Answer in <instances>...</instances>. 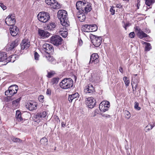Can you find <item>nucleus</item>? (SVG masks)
I'll return each mask as SVG.
<instances>
[{
  "label": "nucleus",
  "mask_w": 155,
  "mask_h": 155,
  "mask_svg": "<svg viewBox=\"0 0 155 155\" xmlns=\"http://www.w3.org/2000/svg\"><path fill=\"white\" fill-rule=\"evenodd\" d=\"M140 1L139 0H137V9H139V7L140 5Z\"/></svg>",
  "instance_id": "51"
},
{
  "label": "nucleus",
  "mask_w": 155,
  "mask_h": 155,
  "mask_svg": "<svg viewBox=\"0 0 155 155\" xmlns=\"http://www.w3.org/2000/svg\"><path fill=\"white\" fill-rule=\"evenodd\" d=\"M5 22L8 26H13L15 23V18L14 14L9 15L5 18Z\"/></svg>",
  "instance_id": "7"
},
{
  "label": "nucleus",
  "mask_w": 155,
  "mask_h": 155,
  "mask_svg": "<svg viewBox=\"0 0 155 155\" xmlns=\"http://www.w3.org/2000/svg\"><path fill=\"white\" fill-rule=\"evenodd\" d=\"M110 12H111L112 15H114L115 14V10H114L112 8H111L110 9Z\"/></svg>",
  "instance_id": "47"
},
{
  "label": "nucleus",
  "mask_w": 155,
  "mask_h": 155,
  "mask_svg": "<svg viewBox=\"0 0 155 155\" xmlns=\"http://www.w3.org/2000/svg\"><path fill=\"white\" fill-rule=\"evenodd\" d=\"M58 17L61 24L64 26L69 25L67 17V12L65 10H60L58 12Z\"/></svg>",
  "instance_id": "2"
},
{
  "label": "nucleus",
  "mask_w": 155,
  "mask_h": 155,
  "mask_svg": "<svg viewBox=\"0 0 155 155\" xmlns=\"http://www.w3.org/2000/svg\"><path fill=\"white\" fill-rule=\"evenodd\" d=\"M47 114L46 111H44L42 112H40L37 113L35 115V117L36 119L42 118L45 117Z\"/></svg>",
  "instance_id": "21"
},
{
  "label": "nucleus",
  "mask_w": 155,
  "mask_h": 155,
  "mask_svg": "<svg viewBox=\"0 0 155 155\" xmlns=\"http://www.w3.org/2000/svg\"><path fill=\"white\" fill-rule=\"evenodd\" d=\"M92 39L91 41L93 45L96 47L99 46L101 44L102 38L101 37H97L94 35H92L91 37Z\"/></svg>",
  "instance_id": "8"
},
{
  "label": "nucleus",
  "mask_w": 155,
  "mask_h": 155,
  "mask_svg": "<svg viewBox=\"0 0 155 155\" xmlns=\"http://www.w3.org/2000/svg\"><path fill=\"white\" fill-rule=\"evenodd\" d=\"M155 126V123L153 124V125L152 124H149L146 127V129L147 130L146 132H147V131H148L149 130L152 129Z\"/></svg>",
  "instance_id": "29"
},
{
  "label": "nucleus",
  "mask_w": 155,
  "mask_h": 155,
  "mask_svg": "<svg viewBox=\"0 0 155 155\" xmlns=\"http://www.w3.org/2000/svg\"><path fill=\"white\" fill-rule=\"evenodd\" d=\"M46 94L47 95H49V96L50 95H51V90L49 88L48 89H47V91L46 92Z\"/></svg>",
  "instance_id": "46"
},
{
  "label": "nucleus",
  "mask_w": 155,
  "mask_h": 155,
  "mask_svg": "<svg viewBox=\"0 0 155 155\" xmlns=\"http://www.w3.org/2000/svg\"><path fill=\"white\" fill-rule=\"evenodd\" d=\"M60 34L64 38H65L67 35L68 32L66 31H59Z\"/></svg>",
  "instance_id": "35"
},
{
  "label": "nucleus",
  "mask_w": 155,
  "mask_h": 155,
  "mask_svg": "<svg viewBox=\"0 0 155 155\" xmlns=\"http://www.w3.org/2000/svg\"><path fill=\"white\" fill-rule=\"evenodd\" d=\"M79 94L78 93H75L71 95H69L68 96V100L69 102L71 103L72 102L73 100L76 98L79 97Z\"/></svg>",
  "instance_id": "20"
},
{
  "label": "nucleus",
  "mask_w": 155,
  "mask_h": 155,
  "mask_svg": "<svg viewBox=\"0 0 155 155\" xmlns=\"http://www.w3.org/2000/svg\"><path fill=\"white\" fill-rule=\"evenodd\" d=\"M18 40H16L12 41L10 45H8L7 47V51H8L10 50L13 51L14 49L18 45Z\"/></svg>",
  "instance_id": "15"
},
{
  "label": "nucleus",
  "mask_w": 155,
  "mask_h": 155,
  "mask_svg": "<svg viewBox=\"0 0 155 155\" xmlns=\"http://www.w3.org/2000/svg\"><path fill=\"white\" fill-rule=\"evenodd\" d=\"M89 28L90 32L96 31L97 29V26L95 24L89 25Z\"/></svg>",
  "instance_id": "24"
},
{
  "label": "nucleus",
  "mask_w": 155,
  "mask_h": 155,
  "mask_svg": "<svg viewBox=\"0 0 155 155\" xmlns=\"http://www.w3.org/2000/svg\"><path fill=\"white\" fill-rule=\"evenodd\" d=\"M134 108L138 110L140 109V107H139V103L137 102H135L134 103Z\"/></svg>",
  "instance_id": "41"
},
{
  "label": "nucleus",
  "mask_w": 155,
  "mask_h": 155,
  "mask_svg": "<svg viewBox=\"0 0 155 155\" xmlns=\"http://www.w3.org/2000/svg\"><path fill=\"white\" fill-rule=\"evenodd\" d=\"M117 8H120V7H121V6H120V5H119V4H118L117 5Z\"/></svg>",
  "instance_id": "56"
},
{
  "label": "nucleus",
  "mask_w": 155,
  "mask_h": 155,
  "mask_svg": "<svg viewBox=\"0 0 155 155\" xmlns=\"http://www.w3.org/2000/svg\"><path fill=\"white\" fill-rule=\"evenodd\" d=\"M119 71L122 73H123V70L122 67H120L119 69Z\"/></svg>",
  "instance_id": "52"
},
{
  "label": "nucleus",
  "mask_w": 155,
  "mask_h": 155,
  "mask_svg": "<svg viewBox=\"0 0 155 155\" xmlns=\"http://www.w3.org/2000/svg\"><path fill=\"white\" fill-rule=\"evenodd\" d=\"M131 116V115L130 113L127 111H126L125 112V117L127 119H129Z\"/></svg>",
  "instance_id": "37"
},
{
  "label": "nucleus",
  "mask_w": 155,
  "mask_h": 155,
  "mask_svg": "<svg viewBox=\"0 0 155 155\" xmlns=\"http://www.w3.org/2000/svg\"><path fill=\"white\" fill-rule=\"evenodd\" d=\"M7 56L5 52H0V61H3L7 59Z\"/></svg>",
  "instance_id": "22"
},
{
  "label": "nucleus",
  "mask_w": 155,
  "mask_h": 155,
  "mask_svg": "<svg viewBox=\"0 0 155 155\" xmlns=\"http://www.w3.org/2000/svg\"><path fill=\"white\" fill-rule=\"evenodd\" d=\"M62 42V38L59 35L52 36L50 38L51 43L56 46L61 45Z\"/></svg>",
  "instance_id": "5"
},
{
  "label": "nucleus",
  "mask_w": 155,
  "mask_h": 155,
  "mask_svg": "<svg viewBox=\"0 0 155 155\" xmlns=\"http://www.w3.org/2000/svg\"><path fill=\"white\" fill-rule=\"evenodd\" d=\"M134 75L135 76H137V74H134Z\"/></svg>",
  "instance_id": "59"
},
{
  "label": "nucleus",
  "mask_w": 155,
  "mask_h": 155,
  "mask_svg": "<svg viewBox=\"0 0 155 155\" xmlns=\"http://www.w3.org/2000/svg\"><path fill=\"white\" fill-rule=\"evenodd\" d=\"M78 17L80 21L81 22L83 21L85 19L86 17L84 13H78Z\"/></svg>",
  "instance_id": "23"
},
{
  "label": "nucleus",
  "mask_w": 155,
  "mask_h": 155,
  "mask_svg": "<svg viewBox=\"0 0 155 155\" xmlns=\"http://www.w3.org/2000/svg\"><path fill=\"white\" fill-rule=\"evenodd\" d=\"M16 116L18 121H21L22 120V118L21 117V112L18 111L17 110L16 113Z\"/></svg>",
  "instance_id": "26"
},
{
  "label": "nucleus",
  "mask_w": 155,
  "mask_h": 155,
  "mask_svg": "<svg viewBox=\"0 0 155 155\" xmlns=\"http://www.w3.org/2000/svg\"><path fill=\"white\" fill-rule=\"evenodd\" d=\"M110 103L108 101H102L100 104L99 108L101 112H105L108 110L110 107Z\"/></svg>",
  "instance_id": "9"
},
{
  "label": "nucleus",
  "mask_w": 155,
  "mask_h": 155,
  "mask_svg": "<svg viewBox=\"0 0 155 155\" xmlns=\"http://www.w3.org/2000/svg\"><path fill=\"white\" fill-rule=\"evenodd\" d=\"M0 6L3 10H5L7 8L6 6L3 3L0 2Z\"/></svg>",
  "instance_id": "44"
},
{
  "label": "nucleus",
  "mask_w": 155,
  "mask_h": 155,
  "mask_svg": "<svg viewBox=\"0 0 155 155\" xmlns=\"http://www.w3.org/2000/svg\"><path fill=\"white\" fill-rule=\"evenodd\" d=\"M110 116L109 115H107V116H106V117H110Z\"/></svg>",
  "instance_id": "58"
},
{
  "label": "nucleus",
  "mask_w": 155,
  "mask_h": 155,
  "mask_svg": "<svg viewBox=\"0 0 155 155\" xmlns=\"http://www.w3.org/2000/svg\"><path fill=\"white\" fill-rule=\"evenodd\" d=\"M55 74V72L54 71L48 72V74L47 75V77L48 78H51Z\"/></svg>",
  "instance_id": "38"
},
{
  "label": "nucleus",
  "mask_w": 155,
  "mask_h": 155,
  "mask_svg": "<svg viewBox=\"0 0 155 155\" xmlns=\"http://www.w3.org/2000/svg\"><path fill=\"white\" fill-rule=\"evenodd\" d=\"M77 9L79 10V13L87 14L91 10V6L88 2L78 1L76 3Z\"/></svg>",
  "instance_id": "1"
},
{
  "label": "nucleus",
  "mask_w": 155,
  "mask_h": 155,
  "mask_svg": "<svg viewBox=\"0 0 155 155\" xmlns=\"http://www.w3.org/2000/svg\"><path fill=\"white\" fill-rule=\"evenodd\" d=\"M73 84V81L71 78H64L60 83V87L64 89H67L72 87Z\"/></svg>",
  "instance_id": "3"
},
{
  "label": "nucleus",
  "mask_w": 155,
  "mask_h": 155,
  "mask_svg": "<svg viewBox=\"0 0 155 155\" xmlns=\"http://www.w3.org/2000/svg\"><path fill=\"white\" fill-rule=\"evenodd\" d=\"M38 34L40 38H45L48 37L50 35V34L48 32L43 30L39 29L38 30Z\"/></svg>",
  "instance_id": "14"
},
{
  "label": "nucleus",
  "mask_w": 155,
  "mask_h": 155,
  "mask_svg": "<svg viewBox=\"0 0 155 155\" xmlns=\"http://www.w3.org/2000/svg\"><path fill=\"white\" fill-rule=\"evenodd\" d=\"M56 1V0H54V2H52V3H51V4L50 5V6L51 7V6H52V5H53V4H54V3Z\"/></svg>",
  "instance_id": "54"
},
{
  "label": "nucleus",
  "mask_w": 155,
  "mask_h": 155,
  "mask_svg": "<svg viewBox=\"0 0 155 155\" xmlns=\"http://www.w3.org/2000/svg\"><path fill=\"white\" fill-rule=\"evenodd\" d=\"M21 98H20L17 99H16L15 100L17 102H18V103L21 100Z\"/></svg>",
  "instance_id": "53"
},
{
  "label": "nucleus",
  "mask_w": 155,
  "mask_h": 155,
  "mask_svg": "<svg viewBox=\"0 0 155 155\" xmlns=\"http://www.w3.org/2000/svg\"><path fill=\"white\" fill-rule=\"evenodd\" d=\"M123 80L124 82L125 85L127 87L129 85L130 83V81L128 79V78L126 77H124L123 78Z\"/></svg>",
  "instance_id": "32"
},
{
  "label": "nucleus",
  "mask_w": 155,
  "mask_h": 155,
  "mask_svg": "<svg viewBox=\"0 0 155 155\" xmlns=\"http://www.w3.org/2000/svg\"><path fill=\"white\" fill-rule=\"evenodd\" d=\"M13 142H21V140L19 138L17 137H13L12 139Z\"/></svg>",
  "instance_id": "39"
},
{
  "label": "nucleus",
  "mask_w": 155,
  "mask_h": 155,
  "mask_svg": "<svg viewBox=\"0 0 155 155\" xmlns=\"http://www.w3.org/2000/svg\"><path fill=\"white\" fill-rule=\"evenodd\" d=\"M135 31L137 33L138 36L140 39L147 37L148 36L147 34L144 33L137 26L135 28Z\"/></svg>",
  "instance_id": "12"
},
{
  "label": "nucleus",
  "mask_w": 155,
  "mask_h": 155,
  "mask_svg": "<svg viewBox=\"0 0 155 155\" xmlns=\"http://www.w3.org/2000/svg\"><path fill=\"white\" fill-rule=\"evenodd\" d=\"M20 45L21 49H27L30 47V43L27 39H25L22 41Z\"/></svg>",
  "instance_id": "16"
},
{
  "label": "nucleus",
  "mask_w": 155,
  "mask_h": 155,
  "mask_svg": "<svg viewBox=\"0 0 155 155\" xmlns=\"http://www.w3.org/2000/svg\"><path fill=\"white\" fill-rule=\"evenodd\" d=\"M38 20L41 22L46 23L50 18V16L48 13L45 12H39L37 15Z\"/></svg>",
  "instance_id": "4"
},
{
  "label": "nucleus",
  "mask_w": 155,
  "mask_h": 155,
  "mask_svg": "<svg viewBox=\"0 0 155 155\" xmlns=\"http://www.w3.org/2000/svg\"><path fill=\"white\" fill-rule=\"evenodd\" d=\"M99 56L97 54L94 53L91 56L90 63L94 62V64H97L99 63Z\"/></svg>",
  "instance_id": "13"
},
{
  "label": "nucleus",
  "mask_w": 155,
  "mask_h": 155,
  "mask_svg": "<svg viewBox=\"0 0 155 155\" xmlns=\"http://www.w3.org/2000/svg\"><path fill=\"white\" fill-rule=\"evenodd\" d=\"M82 30L84 32H90V29L89 28V25H85L84 26H83L82 27Z\"/></svg>",
  "instance_id": "27"
},
{
  "label": "nucleus",
  "mask_w": 155,
  "mask_h": 155,
  "mask_svg": "<svg viewBox=\"0 0 155 155\" xmlns=\"http://www.w3.org/2000/svg\"><path fill=\"white\" fill-rule=\"evenodd\" d=\"M155 2V0H146L145 4L148 6H150Z\"/></svg>",
  "instance_id": "30"
},
{
  "label": "nucleus",
  "mask_w": 155,
  "mask_h": 155,
  "mask_svg": "<svg viewBox=\"0 0 155 155\" xmlns=\"http://www.w3.org/2000/svg\"><path fill=\"white\" fill-rule=\"evenodd\" d=\"M138 82L137 81H134L133 78H132V80L131 84L133 88V86L134 85L135 86V88H136V87H137Z\"/></svg>",
  "instance_id": "40"
},
{
  "label": "nucleus",
  "mask_w": 155,
  "mask_h": 155,
  "mask_svg": "<svg viewBox=\"0 0 155 155\" xmlns=\"http://www.w3.org/2000/svg\"><path fill=\"white\" fill-rule=\"evenodd\" d=\"M39 55L38 54L37 52L35 53V58L36 60H38Z\"/></svg>",
  "instance_id": "43"
},
{
  "label": "nucleus",
  "mask_w": 155,
  "mask_h": 155,
  "mask_svg": "<svg viewBox=\"0 0 155 155\" xmlns=\"http://www.w3.org/2000/svg\"><path fill=\"white\" fill-rule=\"evenodd\" d=\"M84 91L86 93H92L94 92L95 90L92 85L89 84L87 86L85 87Z\"/></svg>",
  "instance_id": "18"
},
{
  "label": "nucleus",
  "mask_w": 155,
  "mask_h": 155,
  "mask_svg": "<svg viewBox=\"0 0 155 155\" xmlns=\"http://www.w3.org/2000/svg\"><path fill=\"white\" fill-rule=\"evenodd\" d=\"M96 101L92 97H89L87 98L86 104L90 108H92L95 106Z\"/></svg>",
  "instance_id": "10"
},
{
  "label": "nucleus",
  "mask_w": 155,
  "mask_h": 155,
  "mask_svg": "<svg viewBox=\"0 0 155 155\" xmlns=\"http://www.w3.org/2000/svg\"><path fill=\"white\" fill-rule=\"evenodd\" d=\"M81 40V41H82V40Z\"/></svg>",
  "instance_id": "61"
},
{
  "label": "nucleus",
  "mask_w": 155,
  "mask_h": 155,
  "mask_svg": "<svg viewBox=\"0 0 155 155\" xmlns=\"http://www.w3.org/2000/svg\"><path fill=\"white\" fill-rule=\"evenodd\" d=\"M42 47L44 51L48 54L53 51V48L51 45L46 43L43 45Z\"/></svg>",
  "instance_id": "11"
},
{
  "label": "nucleus",
  "mask_w": 155,
  "mask_h": 155,
  "mask_svg": "<svg viewBox=\"0 0 155 155\" xmlns=\"http://www.w3.org/2000/svg\"><path fill=\"white\" fill-rule=\"evenodd\" d=\"M129 37L131 38H133L135 36V34L134 32L130 33L129 34Z\"/></svg>",
  "instance_id": "45"
},
{
  "label": "nucleus",
  "mask_w": 155,
  "mask_h": 155,
  "mask_svg": "<svg viewBox=\"0 0 155 155\" xmlns=\"http://www.w3.org/2000/svg\"><path fill=\"white\" fill-rule=\"evenodd\" d=\"M54 0H45V2L46 4L48 5H50L52 3V2H54Z\"/></svg>",
  "instance_id": "42"
},
{
  "label": "nucleus",
  "mask_w": 155,
  "mask_h": 155,
  "mask_svg": "<svg viewBox=\"0 0 155 155\" xmlns=\"http://www.w3.org/2000/svg\"><path fill=\"white\" fill-rule=\"evenodd\" d=\"M56 26V25L54 23L51 22L48 25V28L49 30H53V29Z\"/></svg>",
  "instance_id": "25"
},
{
  "label": "nucleus",
  "mask_w": 155,
  "mask_h": 155,
  "mask_svg": "<svg viewBox=\"0 0 155 155\" xmlns=\"http://www.w3.org/2000/svg\"><path fill=\"white\" fill-rule=\"evenodd\" d=\"M51 8L54 9H59L60 8V6L59 4L58 3V2L56 1L52 6H51Z\"/></svg>",
  "instance_id": "31"
},
{
  "label": "nucleus",
  "mask_w": 155,
  "mask_h": 155,
  "mask_svg": "<svg viewBox=\"0 0 155 155\" xmlns=\"http://www.w3.org/2000/svg\"><path fill=\"white\" fill-rule=\"evenodd\" d=\"M13 100L11 96H9V97H8L7 98V100L6 101L7 102H8L10 101H12Z\"/></svg>",
  "instance_id": "49"
},
{
  "label": "nucleus",
  "mask_w": 155,
  "mask_h": 155,
  "mask_svg": "<svg viewBox=\"0 0 155 155\" xmlns=\"http://www.w3.org/2000/svg\"><path fill=\"white\" fill-rule=\"evenodd\" d=\"M44 99V96L43 95H41L39 96L38 99L40 101H42Z\"/></svg>",
  "instance_id": "48"
},
{
  "label": "nucleus",
  "mask_w": 155,
  "mask_h": 155,
  "mask_svg": "<svg viewBox=\"0 0 155 155\" xmlns=\"http://www.w3.org/2000/svg\"><path fill=\"white\" fill-rule=\"evenodd\" d=\"M65 125V124H64V122H62L61 123V126L62 127H64Z\"/></svg>",
  "instance_id": "55"
},
{
  "label": "nucleus",
  "mask_w": 155,
  "mask_h": 155,
  "mask_svg": "<svg viewBox=\"0 0 155 155\" xmlns=\"http://www.w3.org/2000/svg\"><path fill=\"white\" fill-rule=\"evenodd\" d=\"M9 30L10 34L13 36L16 35L19 31L18 29L15 26H13L12 27H10Z\"/></svg>",
  "instance_id": "19"
},
{
  "label": "nucleus",
  "mask_w": 155,
  "mask_h": 155,
  "mask_svg": "<svg viewBox=\"0 0 155 155\" xmlns=\"http://www.w3.org/2000/svg\"><path fill=\"white\" fill-rule=\"evenodd\" d=\"M128 26V25L126 24L125 25V30H126L127 28H126V27H127Z\"/></svg>",
  "instance_id": "57"
},
{
  "label": "nucleus",
  "mask_w": 155,
  "mask_h": 155,
  "mask_svg": "<svg viewBox=\"0 0 155 155\" xmlns=\"http://www.w3.org/2000/svg\"><path fill=\"white\" fill-rule=\"evenodd\" d=\"M144 44L145 45V51H149L151 48L150 43L147 42H145Z\"/></svg>",
  "instance_id": "28"
},
{
  "label": "nucleus",
  "mask_w": 155,
  "mask_h": 155,
  "mask_svg": "<svg viewBox=\"0 0 155 155\" xmlns=\"http://www.w3.org/2000/svg\"><path fill=\"white\" fill-rule=\"evenodd\" d=\"M25 107L26 108L30 110H32L36 109L37 104L35 103L29 102L26 105Z\"/></svg>",
  "instance_id": "17"
},
{
  "label": "nucleus",
  "mask_w": 155,
  "mask_h": 155,
  "mask_svg": "<svg viewBox=\"0 0 155 155\" xmlns=\"http://www.w3.org/2000/svg\"><path fill=\"white\" fill-rule=\"evenodd\" d=\"M59 78H53L52 79L51 82L53 84H56L58 82Z\"/></svg>",
  "instance_id": "36"
},
{
  "label": "nucleus",
  "mask_w": 155,
  "mask_h": 155,
  "mask_svg": "<svg viewBox=\"0 0 155 155\" xmlns=\"http://www.w3.org/2000/svg\"><path fill=\"white\" fill-rule=\"evenodd\" d=\"M46 57L47 58V59L48 61L51 62V63H52L54 61H55L54 59L53 58V57L49 55H48V56H46Z\"/></svg>",
  "instance_id": "34"
},
{
  "label": "nucleus",
  "mask_w": 155,
  "mask_h": 155,
  "mask_svg": "<svg viewBox=\"0 0 155 155\" xmlns=\"http://www.w3.org/2000/svg\"><path fill=\"white\" fill-rule=\"evenodd\" d=\"M18 89V86L16 85H13L10 86L8 90L6 91L5 94L6 95H13L17 93Z\"/></svg>",
  "instance_id": "6"
},
{
  "label": "nucleus",
  "mask_w": 155,
  "mask_h": 155,
  "mask_svg": "<svg viewBox=\"0 0 155 155\" xmlns=\"http://www.w3.org/2000/svg\"><path fill=\"white\" fill-rule=\"evenodd\" d=\"M48 142L47 139L45 137H44L41 139L40 142L41 144L44 145H46Z\"/></svg>",
  "instance_id": "33"
},
{
  "label": "nucleus",
  "mask_w": 155,
  "mask_h": 155,
  "mask_svg": "<svg viewBox=\"0 0 155 155\" xmlns=\"http://www.w3.org/2000/svg\"><path fill=\"white\" fill-rule=\"evenodd\" d=\"M81 40V41H82V40Z\"/></svg>",
  "instance_id": "60"
},
{
  "label": "nucleus",
  "mask_w": 155,
  "mask_h": 155,
  "mask_svg": "<svg viewBox=\"0 0 155 155\" xmlns=\"http://www.w3.org/2000/svg\"><path fill=\"white\" fill-rule=\"evenodd\" d=\"M12 104L16 106L18 105V102H17L15 100H14L12 101Z\"/></svg>",
  "instance_id": "50"
}]
</instances>
